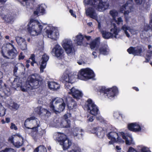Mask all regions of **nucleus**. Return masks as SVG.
<instances>
[{
	"instance_id": "obj_50",
	"label": "nucleus",
	"mask_w": 152,
	"mask_h": 152,
	"mask_svg": "<svg viewBox=\"0 0 152 152\" xmlns=\"http://www.w3.org/2000/svg\"><path fill=\"white\" fill-rule=\"evenodd\" d=\"M10 128L11 129L14 130L15 131L17 130L18 129L17 126L15 125V124H14L13 123H11Z\"/></svg>"
},
{
	"instance_id": "obj_27",
	"label": "nucleus",
	"mask_w": 152,
	"mask_h": 152,
	"mask_svg": "<svg viewBox=\"0 0 152 152\" xmlns=\"http://www.w3.org/2000/svg\"><path fill=\"white\" fill-rule=\"evenodd\" d=\"M0 16L1 18L6 22L9 23L12 22L14 18V16L12 15L11 14H4V10H0Z\"/></svg>"
},
{
	"instance_id": "obj_11",
	"label": "nucleus",
	"mask_w": 152,
	"mask_h": 152,
	"mask_svg": "<svg viewBox=\"0 0 152 152\" xmlns=\"http://www.w3.org/2000/svg\"><path fill=\"white\" fill-rule=\"evenodd\" d=\"M61 45L68 56H72L74 55L75 50L72 41L70 39H64L61 43Z\"/></svg>"
},
{
	"instance_id": "obj_19",
	"label": "nucleus",
	"mask_w": 152,
	"mask_h": 152,
	"mask_svg": "<svg viewBox=\"0 0 152 152\" xmlns=\"http://www.w3.org/2000/svg\"><path fill=\"white\" fill-rule=\"evenodd\" d=\"M127 126L129 130L134 132H141L143 128L142 124L138 122L129 124Z\"/></svg>"
},
{
	"instance_id": "obj_7",
	"label": "nucleus",
	"mask_w": 152,
	"mask_h": 152,
	"mask_svg": "<svg viewBox=\"0 0 152 152\" xmlns=\"http://www.w3.org/2000/svg\"><path fill=\"white\" fill-rule=\"evenodd\" d=\"M99 91L101 94H103L105 98L111 100L114 99L118 93V88L115 86L108 88L101 86L99 87Z\"/></svg>"
},
{
	"instance_id": "obj_39",
	"label": "nucleus",
	"mask_w": 152,
	"mask_h": 152,
	"mask_svg": "<svg viewBox=\"0 0 152 152\" xmlns=\"http://www.w3.org/2000/svg\"><path fill=\"white\" fill-rule=\"evenodd\" d=\"M18 137H20V135L19 134H17L15 135H13L9 137L8 139V141L12 143L14 145L15 142L14 140H18Z\"/></svg>"
},
{
	"instance_id": "obj_54",
	"label": "nucleus",
	"mask_w": 152,
	"mask_h": 152,
	"mask_svg": "<svg viewBox=\"0 0 152 152\" xmlns=\"http://www.w3.org/2000/svg\"><path fill=\"white\" fill-rule=\"evenodd\" d=\"M69 152H80L79 148L78 147H76L74 149H72Z\"/></svg>"
},
{
	"instance_id": "obj_16",
	"label": "nucleus",
	"mask_w": 152,
	"mask_h": 152,
	"mask_svg": "<svg viewBox=\"0 0 152 152\" xmlns=\"http://www.w3.org/2000/svg\"><path fill=\"white\" fill-rule=\"evenodd\" d=\"M87 109L88 112L91 115H96L99 113V109L91 99H89L87 101Z\"/></svg>"
},
{
	"instance_id": "obj_61",
	"label": "nucleus",
	"mask_w": 152,
	"mask_h": 152,
	"mask_svg": "<svg viewBox=\"0 0 152 152\" xmlns=\"http://www.w3.org/2000/svg\"><path fill=\"white\" fill-rule=\"evenodd\" d=\"M24 56L23 55L22 53H21L19 56V59H23L24 58Z\"/></svg>"
},
{
	"instance_id": "obj_24",
	"label": "nucleus",
	"mask_w": 152,
	"mask_h": 152,
	"mask_svg": "<svg viewBox=\"0 0 152 152\" xmlns=\"http://www.w3.org/2000/svg\"><path fill=\"white\" fill-rule=\"evenodd\" d=\"M120 29V30H122L127 37H129L130 36L129 34L127 31V30L129 31L133 35L137 34L139 31L138 30L135 29L131 28L130 27L126 24H124L122 26Z\"/></svg>"
},
{
	"instance_id": "obj_20",
	"label": "nucleus",
	"mask_w": 152,
	"mask_h": 152,
	"mask_svg": "<svg viewBox=\"0 0 152 152\" xmlns=\"http://www.w3.org/2000/svg\"><path fill=\"white\" fill-rule=\"evenodd\" d=\"M126 4L122 6L120 9V11L122 13L124 12L126 19V16L130 12L132 7V0H128Z\"/></svg>"
},
{
	"instance_id": "obj_12",
	"label": "nucleus",
	"mask_w": 152,
	"mask_h": 152,
	"mask_svg": "<svg viewBox=\"0 0 152 152\" xmlns=\"http://www.w3.org/2000/svg\"><path fill=\"white\" fill-rule=\"evenodd\" d=\"M56 140L62 146L64 150L68 149L72 144V141L67 138L65 134L63 133H59L56 138Z\"/></svg>"
},
{
	"instance_id": "obj_46",
	"label": "nucleus",
	"mask_w": 152,
	"mask_h": 152,
	"mask_svg": "<svg viewBox=\"0 0 152 152\" xmlns=\"http://www.w3.org/2000/svg\"><path fill=\"white\" fill-rule=\"evenodd\" d=\"M5 114V110L4 107L0 104V116H4Z\"/></svg>"
},
{
	"instance_id": "obj_35",
	"label": "nucleus",
	"mask_w": 152,
	"mask_h": 152,
	"mask_svg": "<svg viewBox=\"0 0 152 152\" xmlns=\"http://www.w3.org/2000/svg\"><path fill=\"white\" fill-rule=\"evenodd\" d=\"M65 101L69 109L70 110L76 108L77 104L71 98H66Z\"/></svg>"
},
{
	"instance_id": "obj_55",
	"label": "nucleus",
	"mask_w": 152,
	"mask_h": 152,
	"mask_svg": "<svg viewBox=\"0 0 152 152\" xmlns=\"http://www.w3.org/2000/svg\"><path fill=\"white\" fill-rule=\"evenodd\" d=\"M151 56L149 55H147L145 57L146 60L144 61V62H148L151 59Z\"/></svg>"
},
{
	"instance_id": "obj_44",
	"label": "nucleus",
	"mask_w": 152,
	"mask_h": 152,
	"mask_svg": "<svg viewBox=\"0 0 152 152\" xmlns=\"http://www.w3.org/2000/svg\"><path fill=\"white\" fill-rule=\"evenodd\" d=\"M110 14L113 18V20H115V17L118 16V12L115 10H113L110 11Z\"/></svg>"
},
{
	"instance_id": "obj_51",
	"label": "nucleus",
	"mask_w": 152,
	"mask_h": 152,
	"mask_svg": "<svg viewBox=\"0 0 152 152\" xmlns=\"http://www.w3.org/2000/svg\"><path fill=\"white\" fill-rule=\"evenodd\" d=\"M94 50H95V51H93L92 55L94 56V58H95L97 57V56H99L100 54L98 53V52L96 51L95 49Z\"/></svg>"
},
{
	"instance_id": "obj_21",
	"label": "nucleus",
	"mask_w": 152,
	"mask_h": 152,
	"mask_svg": "<svg viewBox=\"0 0 152 152\" xmlns=\"http://www.w3.org/2000/svg\"><path fill=\"white\" fill-rule=\"evenodd\" d=\"M73 40L78 45L86 46L88 44L87 42L85 41L83 35L80 33L73 37Z\"/></svg>"
},
{
	"instance_id": "obj_49",
	"label": "nucleus",
	"mask_w": 152,
	"mask_h": 152,
	"mask_svg": "<svg viewBox=\"0 0 152 152\" xmlns=\"http://www.w3.org/2000/svg\"><path fill=\"white\" fill-rule=\"evenodd\" d=\"M0 152H15V151L14 149L11 148H6L4 150Z\"/></svg>"
},
{
	"instance_id": "obj_25",
	"label": "nucleus",
	"mask_w": 152,
	"mask_h": 152,
	"mask_svg": "<svg viewBox=\"0 0 152 152\" xmlns=\"http://www.w3.org/2000/svg\"><path fill=\"white\" fill-rule=\"evenodd\" d=\"M32 127V132L31 133V135L32 136L34 140L36 141L38 139L41 138L44 134H45V132L44 130H42L40 133L37 134V131L38 130V127Z\"/></svg>"
},
{
	"instance_id": "obj_28",
	"label": "nucleus",
	"mask_w": 152,
	"mask_h": 152,
	"mask_svg": "<svg viewBox=\"0 0 152 152\" xmlns=\"http://www.w3.org/2000/svg\"><path fill=\"white\" fill-rule=\"evenodd\" d=\"M73 136L76 138L82 139L84 134V131L79 127L74 128L72 130Z\"/></svg>"
},
{
	"instance_id": "obj_57",
	"label": "nucleus",
	"mask_w": 152,
	"mask_h": 152,
	"mask_svg": "<svg viewBox=\"0 0 152 152\" xmlns=\"http://www.w3.org/2000/svg\"><path fill=\"white\" fill-rule=\"evenodd\" d=\"M18 70L19 71V67L18 66H17V64L15 66L14 68V74H15L17 72V71Z\"/></svg>"
},
{
	"instance_id": "obj_13",
	"label": "nucleus",
	"mask_w": 152,
	"mask_h": 152,
	"mask_svg": "<svg viewBox=\"0 0 152 152\" xmlns=\"http://www.w3.org/2000/svg\"><path fill=\"white\" fill-rule=\"evenodd\" d=\"M95 76L93 71L89 68L83 69L79 71L77 75L78 79L83 80H87L91 79Z\"/></svg>"
},
{
	"instance_id": "obj_62",
	"label": "nucleus",
	"mask_w": 152,
	"mask_h": 152,
	"mask_svg": "<svg viewBox=\"0 0 152 152\" xmlns=\"http://www.w3.org/2000/svg\"><path fill=\"white\" fill-rule=\"evenodd\" d=\"M66 66L65 65H64V64H61V65H60L61 68L62 69H64L65 68H66Z\"/></svg>"
},
{
	"instance_id": "obj_3",
	"label": "nucleus",
	"mask_w": 152,
	"mask_h": 152,
	"mask_svg": "<svg viewBox=\"0 0 152 152\" xmlns=\"http://www.w3.org/2000/svg\"><path fill=\"white\" fill-rule=\"evenodd\" d=\"M27 30L28 33L31 36H37L42 32L45 25L38 21L31 19L27 25Z\"/></svg>"
},
{
	"instance_id": "obj_18",
	"label": "nucleus",
	"mask_w": 152,
	"mask_h": 152,
	"mask_svg": "<svg viewBox=\"0 0 152 152\" xmlns=\"http://www.w3.org/2000/svg\"><path fill=\"white\" fill-rule=\"evenodd\" d=\"M71 116L69 113H68L64 116V118L60 122L57 123V126L59 127L69 128L70 127V121L68 120V118Z\"/></svg>"
},
{
	"instance_id": "obj_17",
	"label": "nucleus",
	"mask_w": 152,
	"mask_h": 152,
	"mask_svg": "<svg viewBox=\"0 0 152 152\" xmlns=\"http://www.w3.org/2000/svg\"><path fill=\"white\" fill-rule=\"evenodd\" d=\"M52 54L56 57L60 59L63 57L64 50L58 44L55 45L51 52Z\"/></svg>"
},
{
	"instance_id": "obj_36",
	"label": "nucleus",
	"mask_w": 152,
	"mask_h": 152,
	"mask_svg": "<svg viewBox=\"0 0 152 152\" xmlns=\"http://www.w3.org/2000/svg\"><path fill=\"white\" fill-rule=\"evenodd\" d=\"M129 54H132L134 55H139L142 52V50L140 47L134 48L130 47L127 50Z\"/></svg>"
},
{
	"instance_id": "obj_4",
	"label": "nucleus",
	"mask_w": 152,
	"mask_h": 152,
	"mask_svg": "<svg viewBox=\"0 0 152 152\" xmlns=\"http://www.w3.org/2000/svg\"><path fill=\"white\" fill-rule=\"evenodd\" d=\"M18 53L14 46L10 43L4 44L2 47L1 53L5 58H14L17 55Z\"/></svg>"
},
{
	"instance_id": "obj_15",
	"label": "nucleus",
	"mask_w": 152,
	"mask_h": 152,
	"mask_svg": "<svg viewBox=\"0 0 152 152\" xmlns=\"http://www.w3.org/2000/svg\"><path fill=\"white\" fill-rule=\"evenodd\" d=\"M39 121L38 119L34 116H32L27 118L25 121L24 125L28 129H31L32 132V128H30L32 126L34 127L39 126Z\"/></svg>"
},
{
	"instance_id": "obj_59",
	"label": "nucleus",
	"mask_w": 152,
	"mask_h": 152,
	"mask_svg": "<svg viewBox=\"0 0 152 152\" xmlns=\"http://www.w3.org/2000/svg\"><path fill=\"white\" fill-rule=\"evenodd\" d=\"M135 2L137 4H140L143 2L144 3V0H135Z\"/></svg>"
},
{
	"instance_id": "obj_58",
	"label": "nucleus",
	"mask_w": 152,
	"mask_h": 152,
	"mask_svg": "<svg viewBox=\"0 0 152 152\" xmlns=\"http://www.w3.org/2000/svg\"><path fill=\"white\" fill-rule=\"evenodd\" d=\"M96 118L97 120L101 122H103L104 121V118L102 116L99 115L96 117Z\"/></svg>"
},
{
	"instance_id": "obj_42",
	"label": "nucleus",
	"mask_w": 152,
	"mask_h": 152,
	"mask_svg": "<svg viewBox=\"0 0 152 152\" xmlns=\"http://www.w3.org/2000/svg\"><path fill=\"white\" fill-rule=\"evenodd\" d=\"M149 25L150 26H148L147 24H146L145 26L143 27H144V28H143V29L141 28L140 30V31L142 32H143L144 31H146L148 30L150 28L152 29V20L150 22Z\"/></svg>"
},
{
	"instance_id": "obj_40",
	"label": "nucleus",
	"mask_w": 152,
	"mask_h": 152,
	"mask_svg": "<svg viewBox=\"0 0 152 152\" xmlns=\"http://www.w3.org/2000/svg\"><path fill=\"white\" fill-rule=\"evenodd\" d=\"M34 152H47V150L43 145H40L35 149Z\"/></svg>"
},
{
	"instance_id": "obj_48",
	"label": "nucleus",
	"mask_w": 152,
	"mask_h": 152,
	"mask_svg": "<svg viewBox=\"0 0 152 152\" xmlns=\"http://www.w3.org/2000/svg\"><path fill=\"white\" fill-rule=\"evenodd\" d=\"M17 66L19 67V71H23L25 69L24 66L21 63H18Z\"/></svg>"
},
{
	"instance_id": "obj_32",
	"label": "nucleus",
	"mask_w": 152,
	"mask_h": 152,
	"mask_svg": "<svg viewBox=\"0 0 152 152\" xmlns=\"http://www.w3.org/2000/svg\"><path fill=\"white\" fill-rule=\"evenodd\" d=\"M34 110L37 114L41 115H45L48 117L50 115V113L49 111L41 107L35 108Z\"/></svg>"
},
{
	"instance_id": "obj_34",
	"label": "nucleus",
	"mask_w": 152,
	"mask_h": 152,
	"mask_svg": "<svg viewBox=\"0 0 152 152\" xmlns=\"http://www.w3.org/2000/svg\"><path fill=\"white\" fill-rule=\"evenodd\" d=\"M86 15L91 18L96 20L97 19V14L93 8L89 7L86 9Z\"/></svg>"
},
{
	"instance_id": "obj_60",
	"label": "nucleus",
	"mask_w": 152,
	"mask_h": 152,
	"mask_svg": "<svg viewBox=\"0 0 152 152\" xmlns=\"http://www.w3.org/2000/svg\"><path fill=\"white\" fill-rule=\"evenodd\" d=\"M69 12L70 13L71 15L75 18H76V16L75 14L74 13V12L73 10H69Z\"/></svg>"
},
{
	"instance_id": "obj_41",
	"label": "nucleus",
	"mask_w": 152,
	"mask_h": 152,
	"mask_svg": "<svg viewBox=\"0 0 152 152\" xmlns=\"http://www.w3.org/2000/svg\"><path fill=\"white\" fill-rule=\"evenodd\" d=\"M27 63H31V64L32 66H34V64H37V62L35 61V56L34 54H32L29 60L26 61Z\"/></svg>"
},
{
	"instance_id": "obj_43",
	"label": "nucleus",
	"mask_w": 152,
	"mask_h": 152,
	"mask_svg": "<svg viewBox=\"0 0 152 152\" xmlns=\"http://www.w3.org/2000/svg\"><path fill=\"white\" fill-rule=\"evenodd\" d=\"M113 116L115 118H118L119 116H121L122 118H123V114L122 113L118 111H114L113 113Z\"/></svg>"
},
{
	"instance_id": "obj_63",
	"label": "nucleus",
	"mask_w": 152,
	"mask_h": 152,
	"mask_svg": "<svg viewBox=\"0 0 152 152\" xmlns=\"http://www.w3.org/2000/svg\"><path fill=\"white\" fill-rule=\"evenodd\" d=\"M97 21H98V29L100 30L101 29V25H100V23L97 20Z\"/></svg>"
},
{
	"instance_id": "obj_10",
	"label": "nucleus",
	"mask_w": 152,
	"mask_h": 152,
	"mask_svg": "<svg viewBox=\"0 0 152 152\" xmlns=\"http://www.w3.org/2000/svg\"><path fill=\"white\" fill-rule=\"evenodd\" d=\"M44 30L48 38L54 41L58 39L59 34L57 27L49 25L45 26Z\"/></svg>"
},
{
	"instance_id": "obj_52",
	"label": "nucleus",
	"mask_w": 152,
	"mask_h": 152,
	"mask_svg": "<svg viewBox=\"0 0 152 152\" xmlns=\"http://www.w3.org/2000/svg\"><path fill=\"white\" fill-rule=\"evenodd\" d=\"M88 121H89L92 122L94 119L95 117L94 116L91 115H88Z\"/></svg>"
},
{
	"instance_id": "obj_38",
	"label": "nucleus",
	"mask_w": 152,
	"mask_h": 152,
	"mask_svg": "<svg viewBox=\"0 0 152 152\" xmlns=\"http://www.w3.org/2000/svg\"><path fill=\"white\" fill-rule=\"evenodd\" d=\"M18 140H16L17 141L15 142L14 146L17 148H19L22 146L23 144V138L20 135V137H18Z\"/></svg>"
},
{
	"instance_id": "obj_64",
	"label": "nucleus",
	"mask_w": 152,
	"mask_h": 152,
	"mask_svg": "<svg viewBox=\"0 0 152 152\" xmlns=\"http://www.w3.org/2000/svg\"><path fill=\"white\" fill-rule=\"evenodd\" d=\"M6 121L7 123H9L10 121V119L9 118H6Z\"/></svg>"
},
{
	"instance_id": "obj_29",
	"label": "nucleus",
	"mask_w": 152,
	"mask_h": 152,
	"mask_svg": "<svg viewBox=\"0 0 152 152\" xmlns=\"http://www.w3.org/2000/svg\"><path fill=\"white\" fill-rule=\"evenodd\" d=\"M89 131L91 133L95 134L98 137L100 138H102L104 134V132L103 128L100 127H94Z\"/></svg>"
},
{
	"instance_id": "obj_2",
	"label": "nucleus",
	"mask_w": 152,
	"mask_h": 152,
	"mask_svg": "<svg viewBox=\"0 0 152 152\" xmlns=\"http://www.w3.org/2000/svg\"><path fill=\"white\" fill-rule=\"evenodd\" d=\"M107 137L110 140L109 142L110 144H113L115 142L124 143L125 141L127 145L134 144L132 137L131 134H130L125 133L122 132L117 133L113 132L108 133Z\"/></svg>"
},
{
	"instance_id": "obj_9",
	"label": "nucleus",
	"mask_w": 152,
	"mask_h": 152,
	"mask_svg": "<svg viewBox=\"0 0 152 152\" xmlns=\"http://www.w3.org/2000/svg\"><path fill=\"white\" fill-rule=\"evenodd\" d=\"M85 4L93 6L94 8L99 11H102L107 9L109 4L106 2L101 0H84Z\"/></svg>"
},
{
	"instance_id": "obj_45",
	"label": "nucleus",
	"mask_w": 152,
	"mask_h": 152,
	"mask_svg": "<svg viewBox=\"0 0 152 152\" xmlns=\"http://www.w3.org/2000/svg\"><path fill=\"white\" fill-rule=\"evenodd\" d=\"M118 25L122 24L123 22V20L121 17H119L117 18V20L115 19L113 20Z\"/></svg>"
},
{
	"instance_id": "obj_26",
	"label": "nucleus",
	"mask_w": 152,
	"mask_h": 152,
	"mask_svg": "<svg viewBox=\"0 0 152 152\" xmlns=\"http://www.w3.org/2000/svg\"><path fill=\"white\" fill-rule=\"evenodd\" d=\"M137 150L132 147H129L128 152H151L149 148L143 145H138Z\"/></svg>"
},
{
	"instance_id": "obj_31",
	"label": "nucleus",
	"mask_w": 152,
	"mask_h": 152,
	"mask_svg": "<svg viewBox=\"0 0 152 152\" xmlns=\"http://www.w3.org/2000/svg\"><path fill=\"white\" fill-rule=\"evenodd\" d=\"M49 59V56L46 54H44L42 56V59L40 61V72H43L44 69L46 66L47 62Z\"/></svg>"
},
{
	"instance_id": "obj_5",
	"label": "nucleus",
	"mask_w": 152,
	"mask_h": 152,
	"mask_svg": "<svg viewBox=\"0 0 152 152\" xmlns=\"http://www.w3.org/2000/svg\"><path fill=\"white\" fill-rule=\"evenodd\" d=\"M76 76L75 74L69 73L67 71L63 73L61 77V80L62 82L64 83L65 88L68 92H70L72 89V84L75 82Z\"/></svg>"
},
{
	"instance_id": "obj_33",
	"label": "nucleus",
	"mask_w": 152,
	"mask_h": 152,
	"mask_svg": "<svg viewBox=\"0 0 152 152\" xmlns=\"http://www.w3.org/2000/svg\"><path fill=\"white\" fill-rule=\"evenodd\" d=\"M46 6L44 4L39 5L36 10L34 11V14L38 16L44 15L46 13Z\"/></svg>"
},
{
	"instance_id": "obj_37",
	"label": "nucleus",
	"mask_w": 152,
	"mask_h": 152,
	"mask_svg": "<svg viewBox=\"0 0 152 152\" xmlns=\"http://www.w3.org/2000/svg\"><path fill=\"white\" fill-rule=\"evenodd\" d=\"M48 84L49 88L53 90H57L60 88V85L54 82H48Z\"/></svg>"
},
{
	"instance_id": "obj_47",
	"label": "nucleus",
	"mask_w": 152,
	"mask_h": 152,
	"mask_svg": "<svg viewBox=\"0 0 152 152\" xmlns=\"http://www.w3.org/2000/svg\"><path fill=\"white\" fill-rule=\"evenodd\" d=\"M10 107L13 109L17 110L19 107V105L16 103L12 102L10 104Z\"/></svg>"
},
{
	"instance_id": "obj_6",
	"label": "nucleus",
	"mask_w": 152,
	"mask_h": 152,
	"mask_svg": "<svg viewBox=\"0 0 152 152\" xmlns=\"http://www.w3.org/2000/svg\"><path fill=\"white\" fill-rule=\"evenodd\" d=\"M65 103L62 98H56L52 99L50 103L51 111L56 113L62 111L65 108Z\"/></svg>"
},
{
	"instance_id": "obj_53",
	"label": "nucleus",
	"mask_w": 152,
	"mask_h": 152,
	"mask_svg": "<svg viewBox=\"0 0 152 152\" xmlns=\"http://www.w3.org/2000/svg\"><path fill=\"white\" fill-rule=\"evenodd\" d=\"M37 49L40 52L42 51L44 49V45L42 43L41 45H39L38 46Z\"/></svg>"
},
{
	"instance_id": "obj_8",
	"label": "nucleus",
	"mask_w": 152,
	"mask_h": 152,
	"mask_svg": "<svg viewBox=\"0 0 152 152\" xmlns=\"http://www.w3.org/2000/svg\"><path fill=\"white\" fill-rule=\"evenodd\" d=\"M100 43V38H97L93 41L90 44V47L92 50L95 49L100 54L104 55H107L109 52V49L107 45L99 47Z\"/></svg>"
},
{
	"instance_id": "obj_30",
	"label": "nucleus",
	"mask_w": 152,
	"mask_h": 152,
	"mask_svg": "<svg viewBox=\"0 0 152 152\" xmlns=\"http://www.w3.org/2000/svg\"><path fill=\"white\" fill-rule=\"evenodd\" d=\"M17 43L20 48L22 50H26L27 49V46L25 40L23 37L17 36L15 37Z\"/></svg>"
},
{
	"instance_id": "obj_14",
	"label": "nucleus",
	"mask_w": 152,
	"mask_h": 152,
	"mask_svg": "<svg viewBox=\"0 0 152 152\" xmlns=\"http://www.w3.org/2000/svg\"><path fill=\"white\" fill-rule=\"evenodd\" d=\"M113 28H111L110 30V32L105 31H102L101 32L104 38L105 39H108L114 38H118V37H117V36L118 35V33L120 31V29L117 28L115 24H113Z\"/></svg>"
},
{
	"instance_id": "obj_1",
	"label": "nucleus",
	"mask_w": 152,
	"mask_h": 152,
	"mask_svg": "<svg viewBox=\"0 0 152 152\" xmlns=\"http://www.w3.org/2000/svg\"><path fill=\"white\" fill-rule=\"evenodd\" d=\"M42 80L39 75L35 74L29 76L25 85L21 86V81L18 77L14 79L13 82L14 85H16L17 87H20L22 91L28 92L31 90L37 88L38 86L39 81Z\"/></svg>"
},
{
	"instance_id": "obj_56",
	"label": "nucleus",
	"mask_w": 152,
	"mask_h": 152,
	"mask_svg": "<svg viewBox=\"0 0 152 152\" xmlns=\"http://www.w3.org/2000/svg\"><path fill=\"white\" fill-rule=\"evenodd\" d=\"M77 63L80 65L84 64L86 63L85 61H83L82 59H80L77 61Z\"/></svg>"
},
{
	"instance_id": "obj_22",
	"label": "nucleus",
	"mask_w": 152,
	"mask_h": 152,
	"mask_svg": "<svg viewBox=\"0 0 152 152\" xmlns=\"http://www.w3.org/2000/svg\"><path fill=\"white\" fill-rule=\"evenodd\" d=\"M0 83H1L0 88V94L1 96H3L10 95L11 93L10 88L7 87L6 85L2 82V80H0Z\"/></svg>"
},
{
	"instance_id": "obj_23",
	"label": "nucleus",
	"mask_w": 152,
	"mask_h": 152,
	"mask_svg": "<svg viewBox=\"0 0 152 152\" xmlns=\"http://www.w3.org/2000/svg\"><path fill=\"white\" fill-rule=\"evenodd\" d=\"M68 93L71 94L73 97L77 99H79L81 98L83 95L82 92L76 88L73 87Z\"/></svg>"
}]
</instances>
